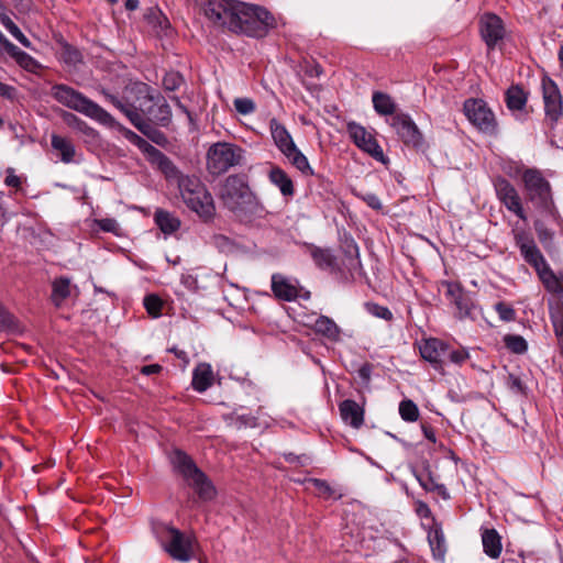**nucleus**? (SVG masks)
Returning a JSON list of instances; mask_svg holds the SVG:
<instances>
[{"instance_id": "nucleus-1", "label": "nucleus", "mask_w": 563, "mask_h": 563, "mask_svg": "<svg viewBox=\"0 0 563 563\" xmlns=\"http://www.w3.org/2000/svg\"><path fill=\"white\" fill-rule=\"evenodd\" d=\"M205 15L214 24L250 37H265L276 26V20L265 8L238 0H208Z\"/></svg>"}, {"instance_id": "nucleus-57", "label": "nucleus", "mask_w": 563, "mask_h": 563, "mask_svg": "<svg viewBox=\"0 0 563 563\" xmlns=\"http://www.w3.org/2000/svg\"><path fill=\"white\" fill-rule=\"evenodd\" d=\"M508 386L511 390H515L517 393H520V394L526 393V386H525L523 382L520 379V377H518L514 374H509V376H508Z\"/></svg>"}, {"instance_id": "nucleus-6", "label": "nucleus", "mask_w": 563, "mask_h": 563, "mask_svg": "<svg viewBox=\"0 0 563 563\" xmlns=\"http://www.w3.org/2000/svg\"><path fill=\"white\" fill-rule=\"evenodd\" d=\"M178 187L186 206L206 220L213 217L216 208L211 194L197 176L179 177Z\"/></svg>"}, {"instance_id": "nucleus-20", "label": "nucleus", "mask_w": 563, "mask_h": 563, "mask_svg": "<svg viewBox=\"0 0 563 563\" xmlns=\"http://www.w3.org/2000/svg\"><path fill=\"white\" fill-rule=\"evenodd\" d=\"M479 32L488 49H494L505 36V25L497 14L485 13L479 20Z\"/></svg>"}, {"instance_id": "nucleus-52", "label": "nucleus", "mask_w": 563, "mask_h": 563, "mask_svg": "<svg viewBox=\"0 0 563 563\" xmlns=\"http://www.w3.org/2000/svg\"><path fill=\"white\" fill-rule=\"evenodd\" d=\"M0 48L3 49L14 60H16L23 52L16 45L11 43L2 33L0 34Z\"/></svg>"}, {"instance_id": "nucleus-22", "label": "nucleus", "mask_w": 563, "mask_h": 563, "mask_svg": "<svg viewBox=\"0 0 563 563\" xmlns=\"http://www.w3.org/2000/svg\"><path fill=\"white\" fill-rule=\"evenodd\" d=\"M342 420L354 429H360L364 423L365 410L362 405L352 399H345L339 404Z\"/></svg>"}, {"instance_id": "nucleus-17", "label": "nucleus", "mask_w": 563, "mask_h": 563, "mask_svg": "<svg viewBox=\"0 0 563 563\" xmlns=\"http://www.w3.org/2000/svg\"><path fill=\"white\" fill-rule=\"evenodd\" d=\"M305 246L314 264L320 269L329 271L331 274H334L335 277L342 283H350V275H347L345 269L342 268L331 249H323L314 244L307 243Z\"/></svg>"}, {"instance_id": "nucleus-3", "label": "nucleus", "mask_w": 563, "mask_h": 563, "mask_svg": "<svg viewBox=\"0 0 563 563\" xmlns=\"http://www.w3.org/2000/svg\"><path fill=\"white\" fill-rule=\"evenodd\" d=\"M521 179L526 200L538 212L558 220L560 213L553 199L552 187L542 172L537 168H526Z\"/></svg>"}, {"instance_id": "nucleus-30", "label": "nucleus", "mask_w": 563, "mask_h": 563, "mask_svg": "<svg viewBox=\"0 0 563 563\" xmlns=\"http://www.w3.org/2000/svg\"><path fill=\"white\" fill-rule=\"evenodd\" d=\"M372 102L375 111L379 115H391L396 114V103L393 98L385 92L374 91L372 96Z\"/></svg>"}, {"instance_id": "nucleus-51", "label": "nucleus", "mask_w": 563, "mask_h": 563, "mask_svg": "<svg viewBox=\"0 0 563 563\" xmlns=\"http://www.w3.org/2000/svg\"><path fill=\"white\" fill-rule=\"evenodd\" d=\"M468 357L470 354L466 350H451L450 345L446 343L445 358L450 360V362L456 365H462Z\"/></svg>"}, {"instance_id": "nucleus-62", "label": "nucleus", "mask_w": 563, "mask_h": 563, "mask_svg": "<svg viewBox=\"0 0 563 563\" xmlns=\"http://www.w3.org/2000/svg\"><path fill=\"white\" fill-rule=\"evenodd\" d=\"M4 184L10 187L19 188L21 186V179L13 173V169L10 168L4 179Z\"/></svg>"}, {"instance_id": "nucleus-2", "label": "nucleus", "mask_w": 563, "mask_h": 563, "mask_svg": "<svg viewBox=\"0 0 563 563\" xmlns=\"http://www.w3.org/2000/svg\"><path fill=\"white\" fill-rule=\"evenodd\" d=\"M219 198L241 221H252L264 210L249 186L246 174L228 176L221 186Z\"/></svg>"}, {"instance_id": "nucleus-60", "label": "nucleus", "mask_w": 563, "mask_h": 563, "mask_svg": "<svg viewBox=\"0 0 563 563\" xmlns=\"http://www.w3.org/2000/svg\"><path fill=\"white\" fill-rule=\"evenodd\" d=\"M98 224L99 228L104 232H114L118 228V222L110 218L99 220Z\"/></svg>"}, {"instance_id": "nucleus-16", "label": "nucleus", "mask_w": 563, "mask_h": 563, "mask_svg": "<svg viewBox=\"0 0 563 563\" xmlns=\"http://www.w3.org/2000/svg\"><path fill=\"white\" fill-rule=\"evenodd\" d=\"M494 188L499 201L515 213L519 219L526 221L527 214L522 206L521 197L516 187L505 177L498 176L494 179Z\"/></svg>"}, {"instance_id": "nucleus-50", "label": "nucleus", "mask_w": 563, "mask_h": 563, "mask_svg": "<svg viewBox=\"0 0 563 563\" xmlns=\"http://www.w3.org/2000/svg\"><path fill=\"white\" fill-rule=\"evenodd\" d=\"M354 195L360 198L362 201H364L369 208L373 210H382L383 205L380 202V199L377 195L373 192H362V191H353Z\"/></svg>"}, {"instance_id": "nucleus-27", "label": "nucleus", "mask_w": 563, "mask_h": 563, "mask_svg": "<svg viewBox=\"0 0 563 563\" xmlns=\"http://www.w3.org/2000/svg\"><path fill=\"white\" fill-rule=\"evenodd\" d=\"M268 178L272 184L279 188L285 197H292L295 194L294 183L287 173L278 166L272 167Z\"/></svg>"}, {"instance_id": "nucleus-12", "label": "nucleus", "mask_w": 563, "mask_h": 563, "mask_svg": "<svg viewBox=\"0 0 563 563\" xmlns=\"http://www.w3.org/2000/svg\"><path fill=\"white\" fill-rule=\"evenodd\" d=\"M399 139L407 145L418 151L426 148L422 133L409 114L398 112L388 121Z\"/></svg>"}, {"instance_id": "nucleus-55", "label": "nucleus", "mask_w": 563, "mask_h": 563, "mask_svg": "<svg viewBox=\"0 0 563 563\" xmlns=\"http://www.w3.org/2000/svg\"><path fill=\"white\" fill-rule=\"evenodd\" d=\"M308 482L312 484V486L318 489V492L325 496L330 497L333 494L332 487L328 484L327 481L320 478H309Z\"/></svg>"}, {"instance_id": "nucleus-31", "label": "nucleus", "mask_w": 563, "mask_h": 563, "mask_svg": "<svg viewBox=\"0 0 563 563\" xmlns=\"http://www.w3.org/2000/svg\"><path fill=\"white\" fill-rule=\"evenodd\" d=\"M289 163L296 167L302 175L312 176L314 172L310 166L308 158L301 153L297 145L290 147L286 153H283Z\"/></svg>"}, {"instance_id": "nucleus-38", "label": "nucleus", "mask_w": 563, "mask_h": 563, "mask_svg": "<svg viewBox=\"0 0 563 563\" xmlns=\"http://www.w3.org/2000/svg\"><path fill=\"white\" fill-rule=\"evenodd\" d=\"M60 57L65 64L70 66H76L82 62L81 52L68 43L62 44Z\"/></svg>"}, {"instance_id": "nucleus-34", "label": "nucleus", "mask_w": 563, "mask_h": 563, "mask_svg": "<svg viewBox=\"0 0 563 563\" xmlns=\"http://www.w3.org/2000/svg\"><path fill=\"white\" fill-rule=\"evenodd\" d=\"M415 476L424 490L435 492L443 499L450 498V494H449L446 487L443 484L437 483L430 471H427L426 474H423V473L417 474L416 473Z\"/></svg>"}, {"instance_id": "nucleus-41", "label": "nucleus", "mask_w": 563, "mask_h": 563, "mask_svg": "<svg viewBox=\"0 0 563 563\" xmlns=\"http://www.w3.org/2000/svg\"><path fill=\"white\" fill-rule=\"evenodd\" d=\"M124 114L141 133L144 135H150L151 125L144 121L134 106H131V108L126 110Z\"/></svg>"}, {"instance_id": "nucleus-37", "label": "nucleus", "mask_w": 563, "mask_h": 563, "mask_svg": "<svg viewBox=\"0 0 563 563\" xmlns=\"http://www.w3.org/2000/svg\"><path fill=\"white\" fill-rule=\"evenodd\" d=\"M0 22L24 47H31L30 40L21 32L18 25L5 13H0Z\"/></svg>"}, {"instance_id": "nucleus-9", "label": "nucleus", "mask_w": 563, "mask_h": 563, "mask_svg": "<svg viewBox=\"0 0 563 563\" xmlns=\"http://www.w3.org/2000/svg\"><path fill=\"white\" fill-rule=\"evenodd\" d=\"M128 137L146 155L147 161L166 176V178L177 179L178 181L179 177L184 176L166 154L150 144L146 140L132 131L128 132Z\"/></svg>"}, {"instance_id": "nucleus-47", "label": "nucleus", "mask_w": 563, "mask_h": 563, "mask_svg": "<svg viewBox=\"0 0 563 563\" xmlns=\"http://www.w3.org/2000/svg\"><path fill=\"white\" fill-rule=\"evenodd\" d=\"M144 307L148 314L153 317H158L162 313L163 301L158 296L151 294L145 296Z\"/></svg>"}, {"instance_id": "nucleus-44", "label": "nucleus", "mask_w": 563, "mask_h": 563, "mask_svg": "<svg viewBox=\"0 0 563 563\" xmlns=\"http://www.w3.org/2000/svg\"><path fill=\"white\" fill-rule=\"evenodd\" d=\"M184 82L185 79L178 71H168L163 78V86L168 91L177 90Z\"/></svg>"}, {"instance_id": "nucleus-4", "label": "nucleus", "mask_w": 563, "mask_h": 563, "mask_svg": "<svg viewBox=\"0 0 563 563\" xmlns=\"http://www.w3.org/2000/svg\"><path fill=\"white\" fill-rule=\"evenodd\" d=\"M52 97L63 106L84 113L102 124L113 125L114 123V119L109 112L67 85H54L52 87Z\"/></svg>"}, {"instance_id": "nucleus-56", "label": "nucleus", "mask_w": 563, "mask_h": 563, "mask_svg": "<svg viewBox=\"0 0 563 563\" xmlns=\"http://www.w3.org/2000/svg\"><path fill=\"white\" fill-rule=\"evenodd\" d=\"M372 372L373 365L368 362L364 363L357 371V375L365 386L371 382Z\"/></svg>"}, {"instance_id": "nucleus-64", "label": "nucleus", "mask_w": 563, "mask_h": 563, "mask_svg": "<svg viewBox=\"0 0 563 563\" xmlns=\"http://www.w3.org/2000/svg\"><path fill=\"white\" fill-rule=\"evenodd\" d=\"M421 430L423 432V435L429 440L431 441L432 443H435L437 442V437H435V431L434 429L428 424V423H422L421 424Z\"/></svg>"}, {"instance_id": "nucleus-53", "label": "nucleus", "mask_w": 563, "mask_h": 563, "mask_svg": "<svg viewBox=\"0 0 563 563\" xmlns=\"http://www.w3.org/2000/svg\"><path fill=\"white\" fill-rule=\"evenodd\" d=\"M234 107L241 114H249L255 110V103L250 98H236L234 100Z\"/></svg>"}, {"instance_id": "nucleus-11", "label": "nucleus", "mask_w": 563, "mask_h": 563, "mask_svg": "<svg viewBox=\"0 0 563 563\" xmlns=\"http://www.w3.org/2000/svg\"><path fill=\"white\" fill-rule=\"evenodd\" d=\"M542 97L544 121L550 129H553L563 117V98L558 85L548 76L542 78Z\"/></svg>"}, {"instance_id": "nucleus-43", "label": "nucleus", "mask_w": 563, "mask_h": 563, "mask_svg": "<svg viewBox=\"0 0 563 563\" xmlns=\"http://www.w3.org/2000/svg\"><path fill=\"white\" fill-rule=\"evenodd\" d=\"M536 271L545 287L548 289H553L558 283V279L549 264L544 262L543 265L539 266V269Z\"/></svg>"}, {"instance_id": "nucleus-58", "label": "nucleus", "mask_w": 563, "mask_h": 563, "mask_svg": "<svg viewBox=\"0 0 563 563\" xmlns=\"http://www.w3.org/2000/svg\"><path fill=\"white\" fill-rule=\"evenodd\" d=\"M0 97L12 101L16 98V89L0 81Z\"/></svg>"}, {"instance_id": "nucleus-28", "label": "nucleus", "mask_w": 563, "mask_h": 563, "mask_svg": "<svg viewBox=\"0 0 563 563\" xmlns=\"http://www.w3.org/2000/svg\"><path fill=\"white\" fill-rule=\"evenodd\" d=\"M483 549L486 555L498 559L501 553V539L495 529H486L482 533Z\"/></svg>"}, {"instance_id": "nucleus-32", "label": "nucleus", "mask_w": 563, "mask_h": 563, "mask_svg": "<svg viewBox=\"0 0 563 563\" xmlns=\"http://www.w3.org/2000/svg\"><path fill=\"white\" fill-rule=\"evenodd\" d=\"M154 220L161 231L165 234H172L176 232L180 227L179 219L163 209H157L155 211Z\"/></svg>"}, {"instance_id": "nucleus-39", "label": "nucleus", "mask_w": 563, "mask_h": 563, "mask_svg": "<svg viewBox=\"0 0 563 563\" xmlns=\"http://www.w3.org/2000/svg\"><path fill=\"white\" fill-rule=\"evenodd\" d=\"M505 346L515 354H523L528 350V343L523 336L517 334H506L504 336Z\"/></svg>"}, {"instance_id": "nucleus-15", "label": "nucleus", "mask_w": 563, "mask_h": 563, "mask_svg": "<svg viewBox=\"0 0 563 563\" xmlns=\"http://www.w3.org/2000/svg\"><path fill=\"white\" fill-rule=\"evenodd\" d=\"M140 111L145 114L150 121L167 126L172 121V110L166 99L157 93L156 96L147 93L140 99Z\"/></svg>"}, {"instance_id": "nucleus-7", "label": "nucleus", "mask_w": 563, "mask_h": 563, "mask_svg": "<svg viewBox=\"0 0 563 563\" xmlns=\"http://www.w3.org/2000/svg\"><path fill=\"white\" fill-rule=\"evenodd\" d=\"M152 531L163 549L174 559L188 562L192 559V542L179 529L159 520H153Z\"/></svg>"}, {"instance_id": "nucleus-10", "label": "nucleus", "mask_w": 563, "mask_h": 563, "mask_svg": "<svg viewBox=\"0 0 563 563\" xmlns=\"http://www.w3.org/2000/svg\"><path fill=\"white\" fill-rule=\"evenodd\" d=\"M463 110L470 122L479 131L493 135L497 133V122L493 111L482 99H467Z\"/></svg>"}, {"instance_id": "nucleus-21", "label": "nucleus", "mask_w": 563, "mask_h": 563, "mask_svg": "<svg viewBox=\"0 0 563 563\" xmlns=\"http://www.w3.org/2000/svg\"><path fill=\"white\" fill-rule=\"evenodd\" d=\"M341 251L344 254V258L340 265L350 275V282H352L354 273L362 268L358 246L352 236L344 235L341 239Z\"/></svg>"}, {"instance_id": "nucleus-8", "label": "nucleus", "mask_w": 563, "mask_h": 563, "mask_svg": "<svg viewBox=\"0 0 563 563\" xmlns=\"http://www.w3.org/2000/svg\"><path fill=\"white\" fill-rule=\"evenodd\" d=\"M244 150L238 145L218 142L212 144L207 152V170L212 176H220L231 167L241 165Z\"/></svg>"}, {"instance_id": "nucleus-49", "label": "nucleus", "mask_w": 563, "mask_h": 563, "mask_svg": "<svg viewBox=\"0 0 563 563\" xmlns=\"http://www.w3.org/2000/svg\"><path fill=\"white\" fill-rule=\"evenodd\" d=\"M15 62L20 67H22L26 71L34 74H36L37 70L42 67L35 58H33L30 54L25 52H22Z\"/></svg>"}, {"instance_id": "nucleus-42", "label": "nucleus", "mask_w": 563, "mask_h": 563, "mask_svg": "<svg viewBox=\"0 0 563 563\" xmlns=\"http://www.w3.org/2000/svg\"><path fill=\"white\" fill-rule=\"evenodd\" d=\"M70 295V279L66 277L56 278L53 283V296L65 300Z\"/></svg>"}, {"instance_id": "nucleus-18", "label": "nucleus", "mask_w": 563, "mask_h": 563, "mask_svg": "<svg viewBox=\"0 0 563 563\" xmlns=\"http://www.w3.org/2000/svg\"><path fill=\"white\" fill-rule=\"evenodd\" d=\"M512 234L515 244L519 249L523 260L534 269H539V266L543 265L547 261L532 235L529 232L519 229H514Z\"/></svg>"}, {"instance_id": "nucleus-54", "label": "nucleus", "mask_w": 563, "mask_h": 563, "mask_svg": "<svg viewBox=\"0 0 563 563\" xmlns=\"http://www.w3.org/2000/svg\"><path fill=\"white\" fill-rule=\"evenodd\" d=\"M551 321L554 329V333L558 338H563V310L559 309L551 313Z\"/></svg>"}, {"instance_id": "nucleus-19", "label": "nucleus", "mask_w": 563, "mask_h": 563, "mask_svg": "<svg viewBox=\"0 0 563 563\" xmlns=\"http://www.w3.org/2000/svg\"><path fill=\"white\" fill-rule=\"evenodd\" d=\"M421 357L430 363L432 368L444 375V362L446 353V343L437 338L426 339L419 345Z\"/></svg>"}, {"instance_id": "nucleus-63", "label": "nucleus", "mask_w": 563, "mask_h": 563, "mask_svg": "<svg viewBox=\"0 0 563 563\" xmlns=\"http://www.w3.org/2000/svg\"><path fill=\"white\" fill-rule=\"evenodd\" d=\"M416 512L422 518H429L431 516L430 507L423 501L417 503Z\"/></svg>"}, {"instance_id": "nucleus-5", "label": "nucleus", "mask_w": 563, "mask_h": 563, "mask_svg": "<svg viewBox=\"0 0 563 563\" xmlns=\"http://www.w3.org/2000/svg\"><path fill=\"white\" fill-rule=\"evenodd\" d=\"M172 462L174 468L196 492L200 500L209 501L214 498L216 488L213 484L187 453L175 450Z\"/></svg>"}, {"instance_id": "nucleus-33", "label": "nucleus", "mask_w": 563, "mask_h": 563, "mask_svg": "<svg viewBox=\"0 0 563 563\" xmlns=\"http://www.w3.org/2000/svg\"><path fill=\"white\" fill-rule=\"evenodd\" d=\"M51 144L55 151L59 152L62 162L66 164L73 162L76 152L75 146L68 139L53 134Z\"/></svg>"}, {"instance_id": "nucleus-13", "label": "nucleus", "mask_w": 563, "mask_h": 563, "mask_svg": "<svg viewBox=\"0 0 563 563\" xmlns=\"http://www.w3.org/2000/svg\"><path fill=\"white\" fill-rule=\"evenodd\" d=\"M441 286L444 288L445 298L456 308V317L474 319L475 302L471 292L457 282L442 280Z\"/></svg>"}, {"instance_id": "nucleus-23", "label": "nucleus", "mask_w": 563, "mask_h": 563, "mask_svg": "<svg viewBox=\"0 0 563 563\" xmlns=\"http://www.w3.org/2000/svg\"><path fill=\"white\" fill-rule=\"evenodd\" d=\"M272 291L283 301H294L299 296L297 287L280 274L272 276Z\"/></svg>"}, {"instance_id": "nucleus-35", "label": "nucleus", "mask_w": 563, "mask_h": 563, "mask_svg": "<svg viewBox=\"0 0 563 563\" xmlns=\"http://www.w3.org/2000/svg\"><path fill=\"white\" fill-rule=\"evenodd\" d=\"M428 540L434 555L443 556L445 553L444 534L440 525L434 523L428 533Z\"/></svg>"}, {"instance_id": "nucleus-24", "label": "nucleus", "mask_w": 563, "mask_h": 563, "mask_svg": "<svg viewBox=\"0 0 563 563\" xmlns=\"http://www.w3.org/2000/svg\"><path fill=\"white\" fill-rule=\"evenodd\" d=\"M269 129L274 143L282 153H286L290 147L296 145L285 125L279 123L275 118L269 121Z\"/></svg>"}, {"instance_id": "nucleus-59", "label": "nucleus", "mask_w": 563, "mask_h": 563, "mask_svg": "<svg viewBox=\"0 0 563 563\" xmlns=\"http://www.w3.org/2000/svg\"><path fill=\"white\" fill-rule=\"evenodd\" d=\"M63 118L69 125H75L81 131H84V128H87L86 123L82 120H80L78 117L70 112H65Z\"/></svg>"}, {"instance_id": "nucleus-29", "label": "nucleus", "mask_w": 563, "mask_h": 563, "mask_svg": "<svg viewBox=\"0 0 563 563\" xmlns=\"http://www.w3.org/2000/svg\"><path fill=\"white\" fill-rule=\"evenodd\" d=\"M505 101L509 110L520 111L528 101V93L519 85H511L505 95Z\"/></svg>"}, {"instance_id": "nucleus-36", "label": "nucleus", "mask_w": 563, "mask_h": 563, "mask_svg": "<svg viewBox=\"0 0 563 563\" xmlns=\"http://www.w3.org/2000/svg\"><path fill=\"white\" fill-rule=\"evenodd\" d=\"M533 228L540 243L543 245L545 250H550L553 245L554 231L549 229L545 225L544 221L541 219H536L533 221Z\"/></svg>"}, {"instance_id": "nucleus-26", "label": "nucleus", "mask_w": 563, "mask_h": 563, "mask_svg": "<svg viewBox=\"0 0 563 563\" xmlns=\"http://www.w3.org/2000/svg\"><path fill=\"white\" fill-rule=\"evenodd\" d=\"M213 383V372L209 364H199L192 373L191 385L196 391H206Z\"/></svg>"}, {"instance_id": "nucleus-46", "label": "nucleus", "mask_w": 563, "mask_h": 563, "mask_svg": "<svg viewBox=\"0 0 563 563\" xmlns=\"http://www.w3.org/2000/svg\"><path fill=\"white\" fill-rule=\"evenodd\" d=\"M147 22L154 26H158L161 30L169 27V21L163 15L158 9L151 8L145 14Z\"/></svg>"}, {"instance_id": "nucleus-40", "label": "nucleus", "mask_w": 563, "mask_h": 563, "mask_svg": "<svg viewBox=\"0 0 563 563\" xmlns=\"http://www.w3.org/2000/svg\"><path fill=\"white\" fill-rule=\"evenodd\" d=\"M399 415L407 422H415L419 418V408L410 399H405L399 404Z\"/></svg>"}, {"instance_id": "nucleus-25", "label": "nucleus", "mask_w": 563, "mask_h": 563, "mask_svg": "<svg viewBox=\"0 0 563 563\" xmlns=\"http://www.w3.org/2000/svg\"><path fill=\"white\" fill-rule=\"evenodd\" d=\"M313 330L317 334H320L332 342L340 341L341 329L331 318L327 316H319L316 319Z\"/></svg>"}, {"instance_id": "nucleus-61", "label": "nucleus", "mask_w": 563, "mask_h": 563, "mask_svg": "<svg viewBox=\"0 0 563 563\" xmlns=\"http://www.w3.org/2000/svg\"><path fill=\"white\" fill-rule=\"evenodd\" d=\"M284 459L286 462L288 463H298L300 465H305L307 463V461L309 460V457L305 454H301V455H296L295 453H284Z\"/></svg>"}, {"instance_id": "nucleus-14", "label": "nucleus", "mask_w": 563, "mask_h": 563, "mask_svg": "<svg viewBox=\"0 0 563 563\" xmlns=\"http://www.w3.org/2000/svg\"><path fill=\"white\" fill-rule=\"evenodd\" d=\"M346 131L353 143L377 162L387 164L389 159L384 155L377 140L363 125L352 121L346 124Z\"/></svg>"}, {"instance_id": "nucleus-45", "label": "nucleus", "mask_w": 563, "mask_h": 563, "mask_svg": "<svg viewBox=\"0 0 563 563\" xmlns=\"http://www.w3.org/2000/svg\"><path fill=\"white\" fill-rule=\"evenodd\" d=\"M495 311L498 313V317L504 322H511L516 320V310L511 305L505 301H498L494 306Z\"/></svg>"}, {"instance_id": "nucleus-48", "label": "nucleus", "mask_w": 563, "mask_h": 563, "mask_svg": "<svg viewBox=\"0 0 563 563\" xmlns=\"http://www.w3.org/2000/svg\"><path fill=\"white\" fill-rule=\"evenodd\" d=\"M365 308L366 311L374 317H377L386 321L393 320V312L387 307L380 306L375 302H366Z\"/></svg>"}]
</instances>
